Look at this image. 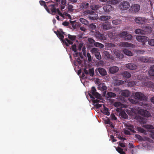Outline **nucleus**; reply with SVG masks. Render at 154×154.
<instances>
[{"instance_id":"1a4fd4ad","label":"nucleus","mask_w":154,"mask_h":154,"mask_svg":"<svg viewBox=\"0 0 154 154\" xmlns=\"http://www.w3.org/2000/svg\"><path fill=\"white\" fill-rule=\"evenodd\" d=\"M103 9L104 11L106 13H109L112 11L114 9V8L111 5H106L103 7L102 6V9Z\"/></svg>"},{"instance_id":"5701e85b","label":"nucleus","mask_w":154,"mask_h":154,"mask_svg":"<svg viewBox=\"0 0 154 154\" xmlns=\"http://www.w3.org/2000/svg\"><path fill=\"white\" fill-rule=\"evenodd\" d=\"M121 94L122 96L125 97H128L130 95V92L128 90H124L122 91Z\"/></svg>"},{"instance_id":"bb28decb","label":"nucleus","mask_w":154,"mask_h":154,"mask_svg":"<svg viewBox=\"0 0 154 154\" xmlns=\"http://www.w3.org/2000/svg\"><path fill=\"white\" fill-rule=\"evenodd\" d=\"M89 95L90 97L92 99V100L93 103H99L100 101V100L97 99H95V98L94 96H92L91 94L89 93Z\"/></svg>"},{"instance_id":"8fccbe9b","label":"nucleus","mask_w":154,"mask_h":154,"mask_svg":"<svg viewBox=\"0 0 154 154\" xmlns=\"http://www.w3.org/2000/svg\"><path fill=\"white\" fill-rule=\"evenodd\" d=\"M88 41L89 43L91 44V45H92L94 44V43H95V41L92 38H88Z\"/></svg>"},{"instance_id":"6e6d98bb","label":"nucleus","mask_w":154,"mask_h":154,"mask_svg":"<svg viewBox=\"0 0 154 154\" xmlns=\"http://www.w3.org/2000/svg\"><path fill=\"white\" fill-rule=\"evenodd\" d=\"M110 118L112 120H116L117 119V118L116 117L115 115L113 113L111 114Z\"/></svg>"},{"instance_id":"f3484780","label":"nucleus","mask_w":154,"mask_h":154,"mask_svg":"<svg viewBox=\"0 0 154 154\" xmlns=\"http://www.w3.org/2000/svg\"><path fill=\"white\" fill-rule=\"evenodd\" d=\"M102 26L104 30L109 29L112 28L111 24L108 22L102 24Z\"/></svg>"},{"instance_id":"6e6552de","label":"nucleus","mask_w":154,"mask_h":154,"mask_svg":"<svg viewBox=\"0 0 154 154\" xmlns=\"http://www.w3.org/2000/svg\"><path fill=\"white\" fill-rule=\"evenodd\" d=\"M138 112L142 116L146 117H149L151 116L150 113L146 110L140 109Z\"/></svg>"},{"instance_id":"aec40b11","label":"nucleus","mask_w":154,"mask_h":154,"mask_svg":"<svg viewBox=\"0 0 154 154\" xmlns=\"http://www.w3.org/2000/svg\"><path fill=\"white\" fill-rule=\"evenodd\" d=\"M122 103L119 102H116L113 104L114 106L117 108L116 111L118 112H119L122 110Z\"/></svg>"},{"instance_id":"a211bd4d","label":"nucleus","mask_w":154,"mask_h":154,"mask_svg":"<svg viewBox=\"0 0 154 154\" xmlns=\"http://www.w3.org/2000/svg\"><path fill=\"white\" fill-rule=\"evenodd\" d=\"M90 7L93 10L96 11L98 10L100 12H102V11H101L102 9V6L99 5H91Z\"/></svg>"},{"instance_id":"69168bd1","label":"nucleus","mask_w":154,"mask_h":154,"mask_svg":"<svg viewBox=\"0 0 154 154\" xmlns=\"http://www.w3.org/2000/svg\"><path fill=\"white\" fill-rule=\"evenodd\" d=\"M62 24L64 26H68L69 24V23L66 21H65L62 23Z\"/></svg>"},{"instance_id":"a878e982","label":"nucleus","mask_w":154,"mask_h":154,"mask_svg":"<svg viewBox=\"0 0 154 154\" xmlns=\"http://www.w3.org/2000/svg\"><path fill=\"white\" fill-rule=\"evenodd\" d=\"M127 31H123L118 34L119 36L121 38H125L126 35L128 34Z\"/></svg>"},{"instance_id":"774afa93","label":"nucleus","mask_w":154,"mask_h":154,"mask_svg":"<svg viewBox=\"0 0 154 154\" xmlns=\"http://www.w3.org/2000/svg\"><path fill=\"white\" fill-rule=\"evenodd\" d=\"M119 145L122 147H125V145L123 143H122L121 142H119Z\"/></svg>"},{"instance_id":"0eeeda50","label":"nucleus","mask_w":154,"mask_h":154,"mask_svg":"<svg viewBox=\"0 0 154 154\" xmlns=\"http://www.w3.org/2000/svg\"><path fill=\"white\" fill-rule=\"evenodd\" d=\"M94 35L97 39L103 40H106V37L104 35L100 33L98 31L95 30Z\"/></svg>"},{"instance_id":"c756f323","label":"nucleus","mask_w":154,"mask_h":154,"mask_svg":"<svg viewBox=\"0 0 154 154\" xmlns=\"http://www.w3.org/2000/svg\"><path fill=\"white\" fill-rule=\"evenodd\" d=\"M104 108L103 110V113L105 114L107 116H109L110 115V113L109 112V110L106 107L104 106H103Z\"/></svg>"},{"instance_id":"c03bdc74","label":"nucleus","mask_w":154,"mask_h":154,"mask_svg":"<svg viewBox=\"0 0 154 154\" xmlns=\"http://www.w3.org/2000/svg\"><path fill=\"white\" fill-rule=\"evenodd\" d=\"M127 129L133 133H136L134 129V126L132 125H130L129 126H128Z\"/></svg>"},{"instance_id":"f8f14e48","label":"nucleus","mask_w":154,"mask_h":154,"mask_svg":"<svg viewBox=\"0 0 154 154\" xmlns=\"http://www.w3.org/2000/svg\"><path fill=\"white\" fill-rule=\"evenodd\" d=\"M95 72L97 73L98 72L102 76H105L107 75V72L106 70L102 68H99L95 70Z\"/></svg>"},{"instance_id":"20e7f679","label":"nucleus","mask_w":154,"mask_h":154,"mask_svg":"<svg viewBox=\"0 0 154 154\" xmlns=\"http://www.w3.org/2000/svg\"><path fill=\"white\" fill-rule=\"evenodd\" d=\"M130 5L129 2L127 1H123L120 3L119 7L122 10H124L128 9L130 7Z\"/></svg>"},{"instance_id":"c85d7f7f","label":"nucleus","mask_w":154,"mask_h":154,"mask_svg":"<svg viewBox=\"0 0 154 154\" xmlns=\"http://www.w3.org/2000/svg\"><path fill=\"white\" fill-rule=\"evenodd\" d=\"M111 17L110 16H102L100 17V19L101 20L106 21L110 19Z\"/></svg>"},{"instance_id":"864d4df0","label":"nucleus","mask_w":154,"mask_h":154,"mask_svg":"<svg viewBox=\"0 0 154 154\" xmlns=\"http://www.w3.org/2000/svg\"><path fill=\"white\" fill-rule=\"evenodd\" d=\"M145 127L147 129H154V127L153 126L151 125H145Z\"/></svg>"},{"instance_id":"49530a36","label":"nucleus","mask_w":154,"mask_h":154,"mask_svg":"<svg viewBox=\"0 0 154 154\" xmlns=\"http://www.w3.org/2000/svg\"><path fill=\"white\" fill-rule=\"evenodd\" d=\"M148 43L149 45L154 46V39H149L148 41Z\"/></svg>"},{"instance_id":"ea45409f","label":"nucleus","mask_w":154,"mask_h":154,"mask_svg":"<svg viewBox=\"0 0 154 154\" xmlns=\"http://www.w3.org/2000/svg\"><path fill=\"white\" fill-rule=\"evenodd\" d=\"M132 38V36L131 34H128L126 35L124 39L127 41H129L131 40Z\"/></svg>"},{"instance_id":"338daca9","label":"nucleus","mask_w":154,"mask_h":154,"mask_svg":"<svg viewBox=\"0 0 154 154\" xmlns=\"http://www.w3.org/2000/svg\"><path fill=\"white\" fill-rule=\"evenodd\" d=\"M124 133L127 135H130V131L128 130L125 129L124 130Z\"/></svg>"},{"instance_id":"e2e57ef3","label":"nucleus","mask_w":154,"mask_h":154,"mask_svg":"<svg viewBox=\"0 0 154 154\" xmlns=\"http://www.w3.org/2000/svg\"><path fill=\"white\" fill-rule=\"evenodd\" d=\"M87 57L88 59V60L89 61H91V57L89 53H88L87 55Z\"/></svg>"},{"instance_id":"4be33fe9","label":"nucleus","mask_w":154,"mask_h":154,"mask_svg":"<svg viewBox=\"0 0 154 154\" xmlns=\"http://www.w3.org/2000/svg\"><path fill=\"white\" fill-rule=\"evenodd\" d=\"M150 59L146 57H141L139 58V60L140 61L143 63H147L149 62Z\"/></svg>"},{"instance_id":"58836bf2","label":"nucleus","mask_w":154,"mask_h":154,"mask_svg":"<svg viewBox=\"0 0 154 154\" xmlns=\"http://www.w3.org/2000/svg\"><path fill=\"white\" fill-rule=\"evenodd\" d=\"M94 71L93 68L89 69L88 74L91 76H93L94 75Z\"/></svg>"},{"instance_id":"de8ad7c7","label":"nucleus","mask_w":154,"mask_h":154,"mask_svg":"<svg viewBox=\"0 0 154 154\" xmlns=\"http://www.w3.org/2000/svg\"><path fill=\"white\" fill-rule=\"evenodd\" d=\"M153 72H154V65L151 66L150 67V71L149 72L150 75L153 76L154 75V74H152V73Z\"/></svg>"},{"instance_id":"a19ab883","label":"nucleus","mask_w":154,"mask_h":154,"mask_svg":"<svg viewBox=\"0 0 154 154\" xmlns=\"http://www.w3.org/2000/svg\"><path fill=\"white\" fill-rule=\"evenodd\" d=\"M113 53L118 57L120 56V53L118 50L117 49H115L112 51Z\"/></svg>"},{"instance_id":"79ce46f5","label":"nucleus","mask_w":154,"mask_h":154,"mask_svg":"<svg viewBox=\"0 0 154 154\" xmlns=\"http://www.w3.org/2000/svg\"><path fill=\"white\" fill-rule=\"evenodd\" d=\"M68 38L71 40V41L72 42V41H74L75 40L76 36L75 35H72L70 34H68Z\"/></svg>"},{"instance_id":"4468645a","label":"nucleus","mask_w":154,"mask_h":154,"mask_svg":"<svg viewBox=\"0 0 154 154\" xmlns=\"http://www.w3.org/2000/svg\"><path fill=\"white\" fill-rule=\"evenodd\" d=\"M146 19L144 17H137L134 19V21L137 23L142 24L146 22Z\"/></svg>"},{"instance_id":"a18cd8bd","label":"nucleus","mask_w":154,"mask_h":154,"mask_svg":"<svg viewBox=\"0 0 154 154\" xmlns=\"http://www.w3.org/2000/svg\"><path fill=\"white\" fill-rule=\"evenodd\" d=\"M95 56L96 57V58L98 60H100L101 59V56L100 55V53L99 51L97 53H96L95 54Z\"/></svg>"},{"instance_id":"e433bc0d","label":"nucleus","mask_w":154,"mask_h":154,"mask_svg":"<svg viewBox=\"0 0 154 154\" xmlns=\"http://www.w3.org/2000/svg\"><path fill=\"white\" fill-rule=\"evenodd\" d=\"M94 45L95 46L100 48H102L104 47V45L103 44L99 42H95L94 43Z\"/></svg>"},{"instance_id":"7ed1b4c3","label":"nucleus","mask_w":154,"mask_h":154,"mask_svg":"<svg viewBox=\"0 0 154 154\" xmlns=\"http://www.w3.org/2000/svg\"><path fill=\"white\" fill-rule=\"evenodd\" d=\"M135 98L137 99L140 100H146V96L141 92H137L134 95Z\"/></svg>"},{"instance_id":"c9c22d12","label":"nucleus","mask_w":154,"mask_h":154,"mask_svg":"<svg viewBox=\"0 0 154 154\" xmlns=\"http://www.w3.org/2000/svg\"><path fill=\"white\" fill-rule=\"evenodd\" d=\"M135 32L137 34L143 35L142 29H137L135 31Z\"/></svg>"},{"instance_id":"423d86ee","label":"nucleus","mask_w":154,"mask_h":154,"mask_svg":"<svg viewBox=\"0 0 154 154\" xmlns=\"http://www.w3.org/2000/svg\"><path fill=\"white\" fill-rule=\"evenodd\" d=\"M89 93L91 94L92 96L95 97L97 99H100L101 98L100 95L96 92V90L94 86L92 87L91 91Z\"/></svg>"},{"instance_id":"37998d69","label":"nucleus","mask_w":154,"mask_h":154,"mask_svg":"<svg viewBox=\"0 0 154 154\" xmlns=\"http://www.w3.org/2000/svg\"><path fill=\"white\" fill-rule=\"evenodd\" d=\"M98 51V49L95 48H92L91 50V52L92 53V54H94Z\"/></svg>"},{"instance_id":"4d7b16f0","label":"nucleus","mask_w":154,"mask_h":154,"mask_svg":"<svg viewBox=\"0 0 154 154\" xmlns=\"http://www.w3.org/2000/svg\"><path fill=\"white\" fill-rule=\"evenodd\" d=\"M68 10L70 11H72L73 10V6L72 5L68 4Z\"/></svg>"},{"instance_id":"680f3d73","label":"nucleus","mask_w":154,"mask_h":154,"mask_svg":"<svg viewBox=\"0 0 154 154\" xmlns=\"http://www.w3.org/2000/svg\"><path fill=\"white\" fill-rule=\"evenodd\" d=\"M104 54L106 56V58H108L110 57V55L109 52L107 51H105L104 52Z\"/></svg>"},{"instance_id":"f704fd0d","label":"nucleus","mask_w":154,"mask_h":154,"mask_svg":"<svg viewBox=\"0 0 154 154\" xmlns=\"http://www.w3.org/2000/svg\"><path fill=\"white\" fill-rule=\"evenodd\" d=\"M116 149L120 154H126L125 152L123 151V149L120 147L116 148Z\"/></svg>"},{"instance_id":"2f4dec72","label":"nucleus","mask_w":154,"mask_h":154,"mask_svg":"<svg viewBox=\"0 0 154 154\" xmlns=\"http://www.w3.org/2000/svg\"><path fill=\"white\" fill-rule=\"evenodd\" d=\"M123 75V76L126 78H129L131 76L130 73L127 71L124 72Z\"/></svg>"},{"instance_id":"bf43d9fd","label":"nucleus","mask_w":154,"mask_h":154,"mask_svg":"<svg viewBox=\"0 0 154 154\" xmlns=\"http://www.w3.org/2000/svg\"><path fill=\"white\" fill-rule=\"evenodd\" d=\"M113 34L112 32H110L109 33L108 35L109 37L111 38L112 39H113L114 38Z\"/></svg>"},{"instance_id":"5fc2aeb1","label":"nucleus","mask_w":154,"mask_h":154,"mask_svg":"<svg viewBox=\"0 0 154 154\" xmlns=\"http://www.w3.org/2000/svg\"><path fill=\"white\" fill-rule=\"evenodd\" d=\"M89 27L90 29H91V30H95L96 29V26L95 25L92 24L89 25Z\"/></svg>"},{"instance_id":"ddd939ff","label":"nucleus","mask_w":154,"mask_h":154,"mask_svg":"<svg viewBox=\"0 0 154 154\" xmlns=\"http://www.w3.org/2000/svg\"><path fill=\"white\" fill-rule=\"evenodd\" d=\"M47 6L50 10V13H49L53 14H55L56 12V10L54 4H53L51 5L48 4Z\"/></svg>"},{"instance_id":"0e129e2a","label":"nucleus","mask_w":154,"mask_h":154,"mask_svg":"<svg viewBox=\"0 0 154 154\" xmlns=\"http://www.w3.org/2000/svg\"><path fill=\"white\" fill-rule=\"evenodd\" d=\"M66 0H61V4L63 5H66Z\"/></svg>"},{"instance_id":"603ef678","label":"nucleus","mask_w":154,"mask_h":154,"mask_svg":"<svg viewBox=\"0 0 154 154\" xmlns=\"http://www.w3.org/2000/svg\"><path fill=\"white\" fill-rule=\"evenodd\" d=\"M121 21L118 20H114L112 21L113 24L115 25H118L121 23Z\"/></svg>"},{"instance_id":"3c124183","label":"nucleus","mask_w":154,"mask_h":154,"mask_svg":"<svg viewBox=\"0 0 154 154\" xmlns=\"http://www.w3.org/2000/svg\"><path fill=\"white\" fill-rule=\"evenodd\" d=\"M137 129L141 133L145 134L146 132V131L144 129L141 127H138Z\"/></svg>"},{"instance_id":"b1692460","label":"nucleus","mask_w":154,"mask_h":154,"mask_svg":"<svg viewBox=\"0 0 154 154\" xmlns=\"http://www.w3.org/2000/svg\"><path fill=\"white\" fill-rule=\"evenodd\" d=\"M128 100L129 102L132 104H139L140 106H143V103L139 102L137 100L134 99H132L131 98H129Z\"/></svg>"},{"instance_id":"7c9ffc66","label":"nucleus","mask_w":154,"mask_h":154,"mask_svg":"<svg viewBox=\"0 0 154 154\" xmlns=\"http://www.w3.org/2000/svg\"><path fill=\"white\" fill-rule=\"evenodd\" d=\"M123 51L124 54L127 55L132 56L133 55L132 52L127 49H124L123 50Z\"/></svg>"},{"instance_id":"6ab92c4d","label":"nucleus","mask_w":154,"mask_h":154,"mask_svg":"<svg viewBox=\"0 0 154 154\" xmlns=\"http://www.w3.org/2000/svg\"><path fill=\"white\" fill-rule=\"evenodd\" d=\"M119 70V67L117 66L111 67L109 69V72L112 74H114L117 72Z\"/></svg>"},{"instance_id":"2eb2a0df","label":"nucleus","mask_w":154,"mask_h":154,"mask_svg":"<svg viewBox=\"0 0 154 154\" xmlns=\"http://www.w3.org/2000/svg\"><path fill=\"white\" fill-rule=\"evenodd\" d=\"M126 67L131 70H135L137 68V66L134 63H130L126 64Z\"/></svg>"},{"instance_id":"f03ea898","label":"nucleus","mask_w":154,"mask_h":154,"mask_svg":"<svg viewBox=\"0 0 154 154\" xmlns=\"http://www.w3.org/2000/svg\"><path fill=\"white\" fill-rule=\"evenodd\" d=\"M84 14H88V17L90 20H95L98 18V14H96L95 12L90 10L85 11Z\"/></svg>"},{"instance_id":"09e8293b","label":"nucleus","mask_w":154,"mask_h":154,"mask_svg":"<svg viewBox=\"0 0 154 154\" xmlns=\"http://www.w3.org/2000/svg\"><path fill=\"white\" fill-rule=\"evenodd\" d=\"M151 84V82L150 81H147L145 82L144 83V85L145 86H146L148 87H151L150 85Z\"/></svg>"},{"instance_id":"9b49d317","label":"nucleus","mask_w":154,"mask_h":154,"mask_svg":"<svg viewBox=\"0 0 154 154\" xmlns=\"http://www.w3.org/2000/svg\"><path fill=\"white\" fill-rule=\"evenodd\" d=\"M143 35H146L149 33L151 31V27L149 26L143 27L142 28Z\"/></svg>"},{"instance_id":"dca6fc26","label":"nucleus","mask_w":154,"mask_h":154,"mask_svg":"<svg viewBox=\"0 0 154 154\" xmlns=\"http://www.w3.org/2000/svg\"><path fill=\"white\" fill-rule=\"evenodd\" d=\"M137 40L140 42H143L147 40V37L144 36L138 35L136 37Z\"/></svg>"},{"instance_id":"473e14b6","label":"nucleus","mask_w":154,"mask_h":154,"mask_svg":"<svg viewBox=\"0 0 154 154\" xmlns=\"http://www.w3.org/2000/svg\"><path fill=\"white\" fill-rule=\"evenodd\" d=\"M79 20L83 24H85V25H87L88 24V21L82 18H81L79 19Z\"/></svg>"},{"instance_id":"f257e3e1","label":"nucleus","mask_w":154,"mask_h":154,"mask_svg":"<svg viewBox=\"0 0 154 154\" xmlns=\"http://www.w3.org/2000/svg\"><path fill=\"white\" fill-rule=\"evenodd\" d=\"M57 35L59 37L60 39L61 40L63 43H65L66 46L67 47L69 46V45H72L73 43L71 41L69 40L67 38H66L65 40L63 39L64 37L63 35L65 34V32L63 31L61 32L57 31Z\"/></svg>"},{"instance_id":"9d476101","label":"nucleus","mask_w":154,"mask_h":154,"mask_svg":"<svg viewBox=\"0 0 154 154\" xmlns=\"http://www.w3.org/2000/svg\"><path fill=\"white\" fill-rule=\"evenodd\" d=\"M119 46L121 47H129L134 48L135 47L134 45L131 43L125 42H120L119 44Z\"/></svg>"},{"instance_id":"412c9836","label":"nucleus","mask_w":154,"mask_h":154,"mask_svg":"<svg viewBox=\"0 0 154 154\" xmlns=\"http://www.w3.org/2000/svg\"><path fill=\"white\" fill-rule=\"evenodd\" d=\"M49 2H47L46 3L45 1L42 0L39 1V3L40 5H41L43 6H44L45 9L48 13H50V11L49 9L48 8V7H47V5H48V4Z\"/></svg>"},{"instance_id":"4c0bfd02","label":"nucleus","mask_w":154,"mask_h":154,"mask_svg":"<svg viewBox=\"0 0 154 154\" xmlns=\"http://www.w3.org/2000/svg\"><path fill=\"white\" fill-rule=\"evenodd\" d=\"M124 83V81L121 80H117L116 81L114 82L115 85H120L123 84Z\"/></svg>"},{"instance_id":"13d9d810","label":"nucleus","mask_w":154,"mask_h":154,"mask_svg":"<svg viewBox=\"0 0 154 154\" xmlns=\"http://www.w3.org/2000/svg\"><path fill=\"white\" fill-rule=\"evenodd\" d=\"M76 47L75 45H73L72 46V51L76 52L77 51Z\"/></svg>"},{"instance_id":"72a5a7b5","label":"nucleus","mask_w":154,"mask_h":154,"mask_svg":"<svg viewBox=\"0 0 154 154\" xmlns=\"http://www.w3.org/2000/svg\"><path fill=\"white\" fill-rule=\"evenodd\" d=\"M107 95L109 97H113L116 96V94L115 93L111 92H108L107 93Z\"/></svg>"},{"instance_id":"39448f33","label":"nucleus","mask_w":154,"mask_h":154,"mask_svg":"<svg viewBox=\"0 0 154 154\" xmlns=\"http://www.w3.org/2000/svg\"><path fill=\"white\" fill-rule=\"evenodd\" d=\"M140 6L137 4H134L131 6L129 9L130 12L132 14L137 12L140 10Z\"/></svg>"},{"instance_id":"052dcab7","label":"nucleus","mask_w":154,"mask_h":154,"mask_svg":"<svg viewBox=\"0 0 154 154\" xmlns=\"http://www.w3.org/2000/svg\"><path fill=\"white\" fill-rule=\"evenodd\" d=\"M128 85L129 86H133L135 85V82H130L128 83Z\"/></svg>"},{"instance_id":"393cba45","label":"nucleus","mask_w":154,"mask_h":154,"mask_svg":"<svg viewBox=\"0 0 154 154\" xmlns=\"http://www.w3.org/2000/svg\"><path fill=\"white\" fill-rule=\"evenodd\" d=\"M89 6V4L87 2H83L81 4L80 8L82 9H85Z\"/></svg>"},{"instance_id":"cd10ccee","label":"nucleus","mask_w":154,"mask_h":154,"mask_svg":"<svg viewBox=\"0 0 154 154\" xmlns=\"http://www.w3.org/2000/svg\"><path fill=\"white\" fill-rule=\"evenodd\" d=\"M120 112V115L121 116L122 118L125 119L128 118V116L125 112L121 111H121Z\"/></svg>"}]
</instances>
